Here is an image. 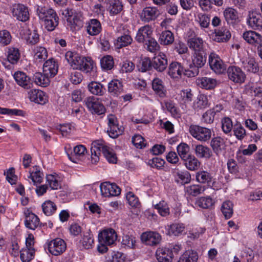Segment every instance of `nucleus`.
Wrapping results in <instances>:
<instances>
[{
	"instance_id": "6e6d98bb",
	"label": "nucleus",
	"mask_w": 262,
	"mask_h": 262,
	"mask_svg": "<svg viewBox=\"0 0 262 262\" xmlns=\"http://www.w3.org/2000/svg\"><path fill=\"white\" fill-rule=\"evenodd\" d=\"M177 152L182 160L187 158L190 154H189V146L185 143H181L177 146Z\"/></svg>"
},
{
	"instance_id": "79ce46f5",
	"label": "nucleus",
	"mask_w": 262,
	"mask_h": 262,
	"mask_svg": "<svg viewBox=\"0 0 262 262\" xmlns=\"http://www.w3.org/2000/svg\"><path fill=\"white\" fill-rule=\"evenodd\" d=\"M159 41L161 45H171L174 41V35L173 33L169 30L163 31L160 34Z\"/></svg>"
},
{
	"instance_id": "4d7b16f0",
	"label": "nucleus",
	"mask_w": 262,
	"mask_h": 262,
	"mask_svg": "<svg viewBox=\"0 0 262 262\" xmlns=\"http://www.w3.org/2000/svg\"><path fill=\"white\" fill-rule=\"evenodd\" d=\"M100 64L103 70H111L114 66L113 58L110 55L104 56L100 60Z\"/></svg>"
},
{
	"instance_id": "72a5a7b5",
	"label": "nucleus",
	"mask_w": 262,
	"mask_h": 262,
	"mask_svg": "<svg viewBox=\"0 0 262 262\" xmlns=\"http://www.w3.org/2000/svg\"><path fill=\"white\" fill-rule=\"evenodd\" d=\"M196 82L200 87L206 90L213 89L216 85V80L215 79L206 77L198 78Z\"/></svg>"
},
{
	"instance_id": "c756f323",
	"label": "nucleus",
	"mask_w": 262,
	"mask_h": 262,
	"mask_svg": "<svg viewBox=\"0 0 262 262\" xmlns=\"http://www.w3.org/2000/svg\"><path fill=\"white\" fill-rule=\"evenodd\" d=\"M102 30L101 25L100 21L96 19H92L86 27V31L89 34L92 36L97 35Z\"/></svg>"
},
{
	"instance_id": "9d476101",
	"label": "nucleus",
	"mask_w": 262,
	"mask_h": 262,
	"mask_svg": "<svg viewBox=\"0 0 262 262\" xmlns=\"http://www.w3.org/2000/svg\"><path fill=\"white\" fill-rule=\"evenodd\" d=\"M66 249V243L61 238H55L48 244L49 251L54 255H60L65 251Z\"/></svg>"
},
{
	"instance_id": "0e129e2a",
	"label": "nucleus",
	"mask_w": 262,
	"mask_h": 262,
	"mask_svg": "<svg viewBox=\"0 0 262 262\" xmlns=\"http://www.w3.org/2000/svg\"><path fill=\"white\" fill-rule=\"evenodd\" d=\"M234 134L238 140H242L246 136V130L240 123L237 122L234 125Z\"/></svg>"
},
{
	"instance_id": "473e14b6",
	"label": "nucleus",
	"mask_w": 262,
	"mask_h": 262,
	"mask_svg": "<svg viewBox=\"0 0 262 262\" xmlns=\"http://www.w3.org/2000/svg\"><path fill=\"white\" fill-rule=\"evenodd\" d=\"M6 54L8 61L13 64H16L20 57L18 49L13 47L8 48Z\"/></svg>"
},
{
	"instance_id": "680f3d73",
	"label": "nucleus",
	"mask_w": 262,
	"mask_h": 262,
	"mask_svg": "<svg viewBox=\"0 0 262 262\" xmlns=\"http://www.w3.org/2000/svg\"><path fill=\"white\" fill-rule=\"evenodd\" d=\"M185 226L183 224L175 223L171 225L169 228V233L174 236H178L184 230Z\"/></svg>"
},
{
	"instance_id": "9b49d317",
	"label": "nucleus",
	"mask_w": 262,
	"mask_h": 262,
	"mask_svg": "<svg viewBox=\"0 0 262 262\" xmlns=\"http://www.w3.org/2000/svg\"><path fill=\"white\" fill-rule=\"evenodd\" d=\"M13 15L18 20L26 21L29 18V12L28 8L26 6L17 4L13 6Z\"/></svg>"
},
{
	"instance_id": "052dcab7",
	"label": "nucleus",
	"mask_w": 262,
	"mask_h": 262,
	"mask_svg": "<svg viewBox=\"0 0 262 262\" xmlns=\"http://www.w3.org/2000/svg\"><path fill=\"white\" fill-rule=\"evenodd\" d=\"M10 33L7 30L0 31V46H5L9 45L11 41Z\"/></svg>"
},
{
	"instance_id": "58836bf2",
	"label": "nucleus",
	"mask_w": 262,
	"mask_h": 262,
	"mask_svg": "<svg viewBox=\"0 0 262 262\" xmlns=\"http://www.w3.org/2000/svg\"><path fill=\"white\" fill-rule=\"evenodd\" d=\"M210 146L216 155H219L225 147L224 139L217 137L213 138L210 143Z\"/></svg>"
},
{
	"instance_id": "69168bd1",
	"label": "nucleus",
	"mask_w": 262,
	"mask_h": 262,
	"mask_svg": "<svg viewBox=\"0 0 262 262\" xmlns=\"http://www.w3.org/2000/svg\"><path fill=\"white\" fill-rule=\"evenodd\" d=\"M145 42L146 48L148 51L154 53L159 50L160 46L154 38L151 37Z\"/></svg>"
},
{
	"instance_id": "39448f33",
	"label": "nucleus",
	"mask_w": 262,
	"mask_h": 262,
	"mask_svg": "<svg viewBox=\"0 0 262 262\" xmlns=\"http://www.w3.org/2000/svg\"><path fill=\"white\" fill-rule=\"evenodd\" d=\"M73 69L79 70L84 73L91 72L94 67V62L90 57L80 56L76 60Z\"/></svg>"
},
{
	"instance_id": "f257e3e1",
	"label": "nucleus",
	"mask_w": 262,
	"mask_h": 262,
	"mask_svg": "<svg viewBox=\"0 0 262 262\" xmlns=\"http://www.w3.org/2000/svg\"><path fill=\"white\" fill-rule=\"evenodd\" d=\"M98 239L101 246L98 247L99 251L101 253H105L108 250L107 246H112L116 243L117 235L114 229L107 228L99 233Z\"/></svg>"
},
{
	"instance_id": "aec40b11",
	"label": "nucleus",
	"mask_w": 262,
	"mask_h": 262,
	"mask_svg": "<svg viewBox=\"0 0 262 262\" xmlns=\"http://www.w3.org/2000/svg\"><path fill=\"white\" fill-rule=\"evenodd\" d=\"M58 64L53 59L47 60L43 64V72L50 78L54 77L57 73Z\"/></svg>"
},
{
	"instance_id": "4468645a",
	"label": "nucleus",
	"mask_w": 262,
	"mask_h": 262,
	"mask_svg": "<svg viewBox=\"0 0 262 262\" xmlns=\"http://www.w3.org/2000/svg\"><path fill=\"white\" fill-rule=\"evenodd\" d=\"M188 45L190 49L194 51V53L207 52L206 44L200 37H193L189 39Z\"/></svg>"
},
{
	"instance_id": "c9c22d12",
	"label": "nucleus",
	"mask_w": 262,
	"mask_h": 262,
	"mask_svg": "<svg viewBox=\"0 0 262 262\" xmlns=\"http://www.w3.org/2000/svg\"><path fill=\"white\" fill-rule=\"evenodd\" d=\"M198 257V254L196 251L187 250L180 256L178 262H197Z\"/></svg>"
},
{
	"instance_id": "f03ea898",
	"label": "nucleus",
	"mask_w": 262,
	"mask_h": 262,
	"mask_svg": "<svg viewBox=\"0 0 262 262\" xmlns=\"http://www.w3.org/2000/svg\"><path fill=\"white\" fill-rule=\"evenodd\" d=\"M207 52L195 53L193 56L192 63L190 64L189 69L185 70V75L189 77L197 76L199 69L204 66L206 62Z\"/></svg>"
},
{
	"instance_id": "338daca9",
	"label": "nucleus",
	"mask_w": 262,
	"mask_h": 262,
	"mask_svg": "<svg viewBox=\"0 0 262 262\" xmlns=\"http://www.w3.org/2000/svg\"><path fill=\"white\" fill-rule=\"evenodd\" d=\"M165 107L167 111L174 117H179L180 113L178 108L176 107L175 103L171 101H166L165 102Z\"/></svg>"
},
{
	"instance_id": "13d9d810",
	"label": "nucleus",
	"mask_w": 262,
	"mask_h": 262,
	"mask_svg": "<svg viewBox=\"0 0 262 262\" xmlns=\"http://www.w3.org/2000/svg\"><path fill=\"white\" fill-rule=\"evenodd\" d=\"M68 23L71 26V29L74 30H79L83 26L81 19L77 14L74 17L69 18L68 19Z\"/></svg>"
},
{
	"instance_id": "e433bc0d",
	"label": "nucleus",
	"mask_w": 262,
	"mask_h": 262,
	"mask_svg": "<svg viewBox=\"0 0 262 262\" xmlns=\"http://www.w3.org/2000/svg\"><path fill=\"white\" fill-rule=\"evenodd\" d=\"M50 77L45 73L40 72L35 73L34 74L33 79L34 82L38 85L46 87L50 83Z\"/></svg>"
},
{
	"instance_id": "7ed1b4c3",
	"label": "nucleus",
	"mask_w": 262,
	"mask_h": 262,
	"mask_svg": "<svg viewBox=\"0 0 262 262\" xmlns=\"http://www.w3.org/2000/svg\"><path fill=\"white\" fill-rule=\"evenodd\" d=\"M189 131L193 138L201 142H206L211 137V131L210 129L199 125H191Z\"/></svg>"
},
{
	"instance_id": "a18cd8bd",
	"label": "nucleus",
	"mask_w": 262,
	"mask_h": 262,
	"mask_svg": "<svg viewBox=\"0 0 262 262\" xmlns=\"http://www.w3.org/2000/svg\"><path fill=\"white\" fill-rule=\"evenodd\" d=\"M43 174L40 172L39 167L37 166L33 167V170L30 172V174L28 176L30 178L34 184L35 185L37 183H40L42 180Z\"/></svg>"
},
{
	"instance_id": "774afa93",
	"label": "nucleus",
	"mask_w": 262,
	"mask_h": 262,
	"mask_svg": "<svg viewBox=\"0 0 262 262\" xmlns=\"http://www.w3.org/2000/svg\"><path fill=\"white\" fill-rule=\"evenodd\" d=\"M234 125H233L232 121L230 118L225 117L222 120V127L225 133H230Z\"/></svg>"
},
{
	"instance_id": "8fccbe9b",
	"label": "nucleus",
	"mask_w": 262,
	"mask_h": 262,
	"mask_svg": "<svg viewBox=\"0 0 262 262\" xmlns=\"http://www.w3.org/2000/svg\"><path fill=\"white\" fill-rule=\"evenodd\" d=\"M205 188L200 185H192L186 187L185 191L189 195L196 196L203 193Z\"/></svg>"
},
{
	"instance_id": "49530a36",
	"label": "nucleus",
	"mask_w": 262,
	"mask_h": 262,
	"mask_svg": "<svg viewBox=\"0 0 262 262\" xmlns=\"http://www.w3.org/2000/svg\"><path fill=\"white\" fill-rule=\"evenodd\" d=\"M221 211L226 219H230L233 214V203L230 201L224 202L221 207Z\"/></svg>"
},
{
	"instance_id": "20e7f679",
	"label": "nucleus",
	"mask_w": 262,
	"mask_h": 262,
	"mask_svg": "<svg viewBox=\"0 0 262 262\" xmlns=\"http://www.w3.org/2000/svg\"><path fill=\"white\" fill-rule=\"evenodd\" d=\"M227 73L228 78L236 83H243L246 78V75L242 70L236 66H230L227 68Z\"/></svg>"
},
{
	"instance_id": "0eeeda50",
	"label": "nucleus",
	"mask_w": 262,
	"mask_h": 262,
	"mask_svg": "<svg viewBox=\"0 0 262 262\" xmlns=\"http://www.w3.org/2000/svg\"><path fill=\"white\" fill-rule=\"evenodd\" d=\"M108 125L107 132L112 138L118 137L123 132L124 128L122 126H119L116 118L113 115L108 116Z\"/></svg>"
},
{
	"instance_id": "423d86ee",
	"label": "nucleus",
	"mask_w": 262,
	"mask_h": 262,
	"mask_svg": "<svg viewBox=\"0 0 262 262\" xmlns=\"http://www.w3.org/2000/svg\"><path fill=\"white\" fill-rule=\"evenodd\" d=\"M208 60L210 68L216 74H222L225 71L226 69V64L223 63L219 55L215 53H210Z\"/></svg>"
},
{
	"instance_id": "a211bd4d",
	"label": "nucleus",
	"mask_w": 262,
	"mask_h": 262,
	"mask_svg": "<svg viewBox=\"0 0 262 262\" xmlns=\"http://www.w3.org/2000/svg\"><path fill=\"white\" fill-rule=\"evenodd\" d=\"M13 76L17 83L24 88L29 89L32 86L33 84L30 78L25 73L18 71L14 73Z\"/></svg>"
},
{
	"instance_id": "e2e57ef3",
	"label": "nucleus",
	"mask_w": 262,
	"mask_h": 262,
	"mask_svg": "<svg viewBox=\"0 0 262 262\" xmlns=\"http://www.w3.org/2000/svg\"><path fill=\"white\" fill-rule=\"evenodd\" d=\"M212 178L211 174L205 171L199 172L196 174L197 181L201 183H208L211 181Z\"/></svg>"
},
{
	"instance_id": "37998d69",
	"label": "nucleus",
	"mask_w": 262,
	"mask_h": 262,
	"mask_svg": "<svg viewBox=\"0 0 262 262\" xmlns=\"http://www.w3.org/2000/svg\"><path fill=\"white\" fill-rule=\"evenodd\" d=\"M34 248H23L20 251V258L23 262H29L34 257Z\"/></svg>"
},
{
	"instance_id": "603ef678",
	"label": "nucleus",
	"mask_w": 262,
	"mask_h": 262,
	"mask_svg": "<svg viewBox=\"0 0 262 262\" xmlns=\"http://www.w3.org/2000/svg\"><path fill=\"white\" fill-rule=\"evenodd\" d=\"M152 67V61L148 57L141 58L138 64L139 71L142 72L150 70Z\"/></svg>"
},
{
	"instance_id": "f8f14e48",
	"label": "nucleus",
	"mask_w": 262,
	"mask_h": 262,
	"mask_svg": "<svg viewBox=\"0 0 262 262\" xmlns=\"http://www.w3.org/2000/svg\"><path fill=\"white\" fill-rule=\"evenodd\" d=\"M141 240L146 245L152 246H156L160 243L161 236L156 232H146L141 235Z\"/></svg>"
},
{
	"instance_id": "6e6552de",
	"label": "nucleus",
	"mask_w": 262,
	"mask_h": 262,
	"mask_svg": "<svg viewBox=\"0 0 262 262\" xmlns=\"http://www.w3.org/2000/svg\"><path fill=\"white\" fill-rule=\"evenodd\" d=\"M100 188L101 194L104 197L117 196L121 192L120 188L116 184L109 182L101 183Z\"/></svg>"
},
{
	"instance_id": "dca6fc26",
	"label": "nucleus",
	"mask_w": 262,
	"mask_h": 262,
	"mask_svg": "<svg viewBox=\"0 0 262 262\" xmlns=\"http://www.w3.org/2000/svg\"><path fill=\"white\" fill-rule=\"evenodd\" d=\"M243 37L248 43L255 47H259L261 44L262 36L255 31H246L243 33Z\"/></svg>"
},
{
	"instance_id": "2eb2a0df",
	"label": "nucleus",
	"mask_w": 262,
	"mask_h": 262,
	"mask_svg": "<svg viewBox=\"0 0 262 262\" xmlns=\"http://www.w3.org/2000/svg\"><path fill=\"white\" fill-rule=\"evenodd\" d=\"M167 64L166 55L161 52L157 56L155 57L152 60V67L156 71L160 72H163L166 69Z\"/></svg>"
},
{
	"instance_id": "2f4dec72",
	"label": "nucleus",
	"mask_w": 262,
	"mask_h": 262,
	"mask_svg": "<svg viewBox=\"0 0 262 262\" xmlns=\"http://www.w3.org/2000/svg\"><path fill=\"white\" fill-rule=\"evenodd\" d=\"M224 15L228 24L233 25L239 21L238 13L232 8H226L224 11Z\"/></svg>"
},
{
	"instance_id": "f3484780",
	"label": "nucleus",
	"mask_w": 262,
	"mask_h": 262,
	"mask_svg": "<svg viewBox=\"0 0 262 262\" xmlns=\"http://www.w3.org/2000/svg\"><path fill=\"white\" fill-rule=\"evenodd\" d=\"M152 33L151 27L148 25H145L138 30L135 39L138 42L143 43L151 37Z\"/></svg>"
},
{
	"instance_id": "3c124183",
	"label": "nucleus",
	"mask_w": 262,
	"mask_h": 262,
	"mask_svg": "<svg viewBox=\"0 0 262 262\" xmlns=\"http://www.w3.org/2000/svg\"><path fill=\"white\" fill-rule=\"evenodd\" d=\"M34 58L41 62L47 59L48 53L45 48L42 47H36L34 50Z\"/></svg>"
},
{
	"instance_id": "864d4df0",
	"label": "nucleus",
	"mask_w": 262,
	"mask_h": 262,
	"mask_svg": "<svg viewBox=\"0 0 262 262\" xmlns=\"http://www.w3.org/2000/svg\"><path fill=\"white\" fill-rule=\"evenodd\" d=\"M42 209L43 213L47 216H50L56 210L57 207L55 204L51 201H46L42 205Z\"/></svg>"
},
{
	"instance_id": "5fc2aeb1",
	"label": "nucleus",
	"mask_w": 262,
	"mask_h": 262,
	"mask_svg": "<svg viewBox=\"0 0 262 262\" xmlns=\"http://www.w3.org/2000/svg\"><path fill=\"white\" fill-rule=\"evenodd\" d=\"M214 202L210 196L201 197L197 200L196 204L201 208L206 209L211 207Z\"/></svg>"
},
{
	"instance_id": "a878e982",
	"label": "nucleus",
	"mask_w": 262,
	"mask_h": 262,
	"mask_svg": "<svg viewBox=\"0 0 262 262\" xmlns=\"http://www.w3.org/2000/svg\"><path fill=\"white\" fill-rule=\"evenodd\" d=\"M25 212L26 218L25 221V224L27 228L35 230L39 225L40 221L39 218L35 214L27 211Z\"/></svg>"
},
{
	"instance_id": "f704fd0d",
	"label": "nucleus",
	"mask_w": 262,
	"mask_h": 262,
	"mask_svg": "<svg viewBox=\"0 0 262 262\" xmlns=\"http://www.w3.org/2000/svg\"><path fill=\"white\" fill-rule=\"evenodd\" d=\"M152 88L155 92L160 97H164L166 90L161 79L156 78L152 82Z\"/></svg>"
},
{
	"instance_id": "cd10ccee",
	"label": "nucleus",
	"mask_w": 262,
	"mask_h": 262,
	"mask_svg": "<svg viewBox=\"0 0 262 262\" xmlns=\"http://www.w3.org/2000/svg\"><path fill=\"white\" fill-rule=\"evenodd\" d=\"M108 91L113 96H118L123 92L122 82L118 79H114L108 84Z\"/></svg>"
},
{
	"instance_id": "393cba45",
	"label": "nucleus",
	"mask_w": 262,
	"mask_h": 262,
	"mask_svg": "<svg viewBox=\"0 0 262 262\" xmlns=\"http://www.w3.org/2000/svg\"><path fill=\"white\" fill-rule=\"evenodd\" d=\"M37 13L39 19L42 20L44 23H47L48 20L52 19L58 16L54 10L46 7L38 9Z\"/></svg>"
},
{
	"instance_id": "1a4fd4ad",
	"label": "nucleus",
	"mask_w": 262,
	"mask_h": 262,
	"mask_svg": "<svg viewBox=\"0 0 262 262\" xmlns=\"http://www.w3.org/2000/svg\"><path fill=\"white\" fill-rule=\"evenodd\" d=\"M85 104L89 110L92 114L101 115L105 113L104 105L95 97H90L85 101Z\"/></svg>"
},
{
	"instance_id": "bb28decb",
	"label": "nucleus",
	"mask_w": 262,
	"mask_h": 262,
	"mask_svg": "<svg viewBox=\"0 0 262 262\" xmlns=\"http://www.w3.org/2000/svg\"><path fill=\"white\" fill-rule=\"evenodd\" d=\"M159 15L158 11L155 7H146L141 13V18L145 22H149L155 19Z\"/></svg>"
},
{
	"instance_id": "ddd939ff",
	"label": "nucleus",
	"mask_w": 262,
	"mask_h": 262,
	"mask_svg": "<svg viewBox=\"0 0 262 262\" xmlns=\"http://www.w3.org/2000/svg\"><path fill=\"white\" fill-rule=\"evenodd\" d=\"M248 25L253 29H262V17L256 11H250L247 18Z\"/></svg>"
},
{
	"instance_id": "412c9836",
	"label": "nucleus",
	"mask_w": 262,
	"mask_h": 262,
	"mask_svg": "<svg viewBox=\"0 0 262 262\" xmlns=\"http://www.w3.org/2000/svg\"><path fill=\"white\" fill-rule=\"evenodd\" d=\"M171 173L174 181L178 183L185 184L190 181V174L187 171H181L179 168H175L172 169Z\"/></svg>"
},
{
	"instance_id": "de8ad7c7",
	"label": "nucleus",
	"mask_w": 262,
	"mask_h": 262,
	"mask_svg": "<svg viewBox=\"0 0 262 262\" xmlns=\"http://www.w3.org/2000/svg\"><path fill=\"white\" fill-rule=\"evenodd\" d=\"M132 41V38L129 35L124 34L117 38L116 46L118 48H121L131 44Z\"/></svg>"
},
{
	"instance_id": "5701e85b",
	"label": "nucleus",
	"mask_w": 262,
	"mask_h": 262,
	"mask_svg": "<svg viewBox=\"0 0 262 262\" xmlns=\"http://www.w3.org/2000/svg\"><path fill=\"white\" fill-rule=\"evenodd\" d=\"M194 151L195 155L198 158L208 160L212 156V152L210 148L202 144H198L195 145Z\"/></svg>"
},
{
	"instance_id": "bf43d9fd",
	"label": "nucleus",
	"mask_w": 262,
	"mask_h": 262,
	"mask_svg": "<svg viewBox=\"0 0 262 262\" xmlns=\"http://www.w3.org/2000/svg\"><path fill=\"white\" fill-rule=\"evenodd\" d=\"M46 180L48 186H49L52 189L56 190L60 188V183L56 176L52 174L47 175Z\"/></svg>"
},
{
	"instance_id": "c85d7f7f",
	"label": "nucleus",
	"mask_w": 262,
	"mask_h": 262,
	"mask_svg": "<svg viewBox=\"0 0 262 262\" xmlns=\"http://www.w3.org/2000/svg\"><path fill=\"white\" fill-rule=\"evenodd\" d=\"M185 74L183 67L178 62H172L169 66L168 75L172 78H179L181 77L182 73Z\"/></svg>"
},
{
	"instance_id": "4be33fe9",
	"label": "nucleus",
	"mask_w": 262,
	"mask_h": 262,
	"mask_svg": "<svg viewBox=\"0 0 262 262\" xmlns=\"http://www.w3.org/2000/svg\"><path fill=\"white\" fill-rule=\"evenodd\" d=\"M212 36L213 39L215 41L226 42L230 38L231 33L228 29L222 27L215 29Z\"/></svg>"
},
{
	"instance_id": "09e8293b",
	"label": "nucleus",
	"mask_w": 262,
	"mask_h": 262,
	"mask_svg": "<svg viewBox=\"0 0 262 262\" xmlns=\"http://www.w3.org/2000/svg\"><path fill=\"white\" fill-rule=\"evenodd\" d=\"M83 247L86 249H90L94 244L93 234L90 232H86L83 234L82 239L80 241Z\"/></svg>"
},
{
	"instance_id": "ea45409f",
	"label": "nucleus",
	"mask_w": 262,
	"mask_h": 262,
	"mask_svg": "<svg viewBox=\"0 0 262 262\" xmlns=\"http://www.w3.org/2000/svg\"><path fill=\"white\" fill-rule=\"evenodd\" d=\"M208 97L206 95L201 94H199L196 100L193 103V107L195 110H201L209 106Z\"/></svg>"
},
{
	"instance_id": "7c9ffc66",
	"label": "nucleus",
	"mask_w": 262,
	"mask_h": 262,
	"mask_svg": "<svg viewBox=\"0 0 262 262\" xmlns=\"http://www.w3.org/2000/svg\"><path fill=\"white\" fill-rule=\"evenodd\" d=\"M29 97L31 101L38 104H44L47 101L46 96L41 91L31 90L29 92Z\"/></svg>"
},
{
	"instance_id": "a19ab883",
	"label": "nucleus",
	"mask_w": 262,
	"mask_h": 262,
	"mask_svg": "<svg viewBox=\"0 0 262 262\" xmlns=\"http://www.w3.org/2000/svg\"><path fill=\"white\" fill-rule=\"evenodd\" d=\"M88 87L90 92L94 95L102 96L104 93L105 89L99 82L92 81L88 84Z\"/></svg>"
},
{
	"instance_id": "b1692460",
	"label": "nucleus",
	"mask_w": 262,
	"mask_h": 262,
	"mask_svg": "<svg viewBox=\"0 0 262 262\" xmlns=\"http://www.w3.org/2000/svg\"><path fill=\"white\" fill-rule=\"evenodd\" d=\"M156 255L159 262H171L173 256L172 251L167 248H158Z\"/></svg>"
},
{
	"instance_id": "4c0bfd02",
	"label": "nucleus",
	"mask_w": 262,
	"mask_h": 262,
	"mask_svg": "<svg viewBox=\"0 0 262 262\" xmlns=\"http://www.w3.org/2000/svg\"><path fill=\"white\" fill-rule=\"evenodd\" d=\"M186 167L190 170H195L198 169L200 165L198 158L190 155L187 158L183 160Z\"/></svg>"
},
{
	"instance_id": "6ab92c4d",
	"label": "nucleus",
	"mask_w": 262,
	"mask_h": 262,
	"mask_svg": "<svg viewBox=\"0 0 262 262\" xmlns=\"http://www.w3.org/2000/svg\"><path fill=\"white\" fill-rule=\"evenodd\" d=\"M243 68L247 72L257 73L259 71L258 63L254 58L249 57L241 59Z\"/></svg>"
},
{
	"instance_id": "c03bdc74",
	"label": "nucleus",
	"mask_w": 262,
	"mask_h": 262,
	"mask_svg": "<svg viewBox=\"0 0 262 262\" xmlns=\"http://www.w3.org/2000/svg\"><path fill=\"white\" fill-rule=\"evenodd\" d=\"M154 208L158 210V213L163 217L167 216L170 213L168 204L164 201H161L154 205Z\"/></svg>"
}]
</instances>
